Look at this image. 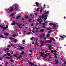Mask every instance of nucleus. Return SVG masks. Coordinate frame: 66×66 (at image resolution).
<instances>
[{
  "mask_svg": "<svg viewBox=\"0 0 66 66\" xmlns=\"http://www.w3.org/2000/svg\"><path fill=\"white\" fill-rule=\"evenodd\" d=\"M21 25H22V24H19V25H18V26L20 28H22V27L20 26H21Z\"/></svg>",
  "mask_w": 66,
  "mask_h": 66,
  "instance_id": "4468645a",
  "label": "nucleus"
},
{
  "mask_svg": "<svg viewBox=\"0 0 66 66\" xmlns=\"http://www.w3.org/2000/svg\"><path fill=\"white\" fill-rule=\"evenodd\" d=\"M4 35H8V34L7 33H6V32H4Z\"/></svg>",
  "mask_w": 66,
  "mask_h": 66,
  "instance_id": "aec40b11",
  "label": "nucleus"
},
{
  "mask_svg": "<svg viewBox=\"0 0 66 66\" xmlns=\"http://www.w3.org/2000/svg\"><path fill=\"white\" fill-rule=\"evenodd\" d=\"M32 32H33V33H35V31H32Z\"/></svg>",
  "mask_w": 66,
  "mask_h": 66,
  "instance_id": "774afa93",
  "label": "nucleus"
},
{
  "mask_svg": "<svg viewBox=\"0 0 66 66\" xmlns=\"http://www.w3.org/2000/svg\"><path fill=\"white\" fill-rule=\"evenodd\" d=\"M52 46H48V49H49V50H51V47Z\"/></svg>",
  "mask_w": 66,
  "mask_h": 66,
  "instance_id": "f3484780",
  "label": "nucleus"
},
{
  "mask_svg": "<svg viewBox=\"0 0 66 66\" xmlns=\"http://www.w3.org/2000/svg\"><path fill=\"white\" fill-rule=\"evenodd\" d=\"M51 40H53V39H54V38H53V37H52L51 38Z\"/></svg>",
  "mask_w": 66,
  "mask_h": 66,
  "instance_id": "ea45409f",
  "label": "nucleus"
},
{
  "mask_svg": "<svg viewBox=\"0 0 66 66\" xmlns=\"http://www.w3.org/2000/svg\"><path fill=\"white\" fill-rule=\"evenodd\" d=\"M10 57H12V56H10V57H6V59H10Z\"/></svg>",
  "mask_w": 66,
  "mask_h": 66,
  "instance_id": "5701e85b",
  "label": "nucleus"
},
{
  "mask_svg": "<svg viewBox=\"0 0 66 66\" xmlns=\"http://www.w3.org/2000/svg\"><path fill=\"white\" fill-rule=\"evenodd\" d=\"M44 54V52L41 53L40 56H42L43 57H44V56H43Z\"/></svg>",
  "mask_w": 66,
  "mask_h": 66,
  "instance_id": "423d86ee",
  "label": "nucleus"
},
{
  "mask_svg": "<svg viewBox=\"0 0 66 66\" xmlns=\"http://www.w3.org/2000/svg\"><path fill=\"white\" fill-rule=\"evenodd\" d=\"M11 47V45H9L7 46V47Z\"/></svg>",
  "mask_w": 66,
  "mask_h": 66,
  "instance_id": "13d9d810",
  "label": "nucleus"
},
{
  "mask_svg": "<svg viewBox=\"0 0 66 66\" xmlns=\"http://www.w3.org/2000/svg\"><path fill=\"white\" fill-rule=\"evenodd\" d=\"M45 34L44 33H43V34H40V38H43V37L45 36Z\"/></svg>",
  "mask_w": 66,
  "mask_h": 66,
  "instance_id": "7ed1b4c3",
  "label": "nucleus"
},
{
  "mask_svg": "<svg viewBox=\"0 0 66 66\" xmlns=\"http://www.w3.org/2000/svg\"><path fill=\"white\" fill-rule=\"evenodd\" d=\"M51 53H53V52H57V51H56V50H54L53 51L52 50H51Z\"/></svg>",
  "mask_w": 66,
  "mask_h": 66,
  "instance_id": "1a4fd4ad",
  "label": "nucleus"
},
{
  "mask_svg": "<svg viewBox=\"0 0 66 66\" xmlns=\"http://www.w3.org/2000/svg\"><path fill=\"white\" fill-rule=\"evenodd\" d=\"M52 30H50V31L48 32V33H51L52 32Z\"/></svg>",
  "mask_w": 66,
  "mask_h": 66,
  "instance_id": "bb28decb",
  "label": "nucleus"
},
{
  "mask_svg": "<svg viewBox=\"0 0 66 66\" xmlns=\"http://www.w3.org/2000/svg\"><path fill=\"white\" fill-rule=\"evenodd\" d=\"M27 34L28 35H30V34H31V33L30 32H28Z\"/></svg>",
  "mask_w": 66,
  "mask_h": 66,
  "instance_id": "49530a36",
  "label": "nucleus"
},
{
  "mask_svg": "<svg viewBox=\"0 0 66 66\" xmlns=\"http://www.w3.org/2000/svg\"><path fill=\"white\" fill-rule=\"evenodd\" d=\"M32 20V19H30L29 20V22H31V21Z\"/></svg>",
  "mask_w": 66,
  "mask_h": 66,
  "instance_id": "3c124183",
  "label": "nucleus"
},
{
  "mask_svg": "<svg viewBox=\"0 0 66 66\" xmlns=\"http://www.w3.org/2000/svg\"><path fill=\"white\" fill-rule=\"evenodd\" d=\"M21 54H24V52L23 51H22L21 53Z\"/></svg>",
  "mask_w": 66,
  "mask_h": 66,
  "instance_id": "a211bd4d",
  "label": "nucleus"
},
{
  "mask_svg": "<svg viewBox=\"0 0 66 66\" xmlns=\"http://www.w3.org/2000/svg\"><path fill=\"white\" fill-rule=\"evenodd\" d=\"M24 47H21V49H24Z\"/></svg>",
  "mask_w": 66,
  "mask_h": 66,
  "instance_id": "a18cd8bd",
  "label": "nucleus"
},
{
  "mask_svg": "<svg viewBox=\"0 0 66 66\" xmlns=\"http://www.w3.org/2000/svg\"><path fill=\"white\" fill-rule=\"evenodd\" d=\"M55 62H56L58 63H59V62L58 61V60H55Z\"/></svg>",
  "mask_w": 66,
  "mask_h": 66,
  "instance_id": "c85d7f7f",
  "label": "nucleus"
},
{
  "mask_svg": "<svg viewBox=\"0 0 66 66\" xmlns=\"http://www.w3.org/2000/svg\"><path fill=\"white\" fill-rule=\"evenodd\" d=\"M17 39H14V40H13V42L14 43H15V42H17Z\"/></svg>",
  "mask_w": 66,
  "mask_h": 66,
  "instance_id": "f8f14e48",
  "label": "nucleus"
},
{
  "mask_svg": "<svg viewBox=\"0 0 66 66\" xmlns=\"http://www.w3.org/2000/svg\"><path fill=\"white\" fill-rule=\"evenodd\" d=\"M38 29H37V30L36 31V32H37L38 31Z\"/></svg>",
  "mask_w": 66,
  "mask_h": 66,
  "instance_id": "69168bd1",
  "label": "nucleus"
},
{
  "mask_svg": "<svg viewBox=\"0 0 66 66\" xmlns=\"http://www.w3.org/2000/svg\"><path fill=\"white\" fill-rule=\"evenodd\" d=\"M14 6L15 10V11H17V6L16 5H15Z\"/></svg>",
  "mask_w": 66,
  "mask_h": 66,
  "instance_id": "0eeeda50",
  "label": "nucleus"
},
{
  "mask_svg": "<svg viewBox=\"0 0 66 66\" xmlns=\"http://www.w3.org/2000/svg\"><path fill=\"white\" fill-rule=\"evenodd\" d=\"M60 37L61 38H64V37L62 36H60Z\"/></svg>",
  "mask_w": 66,
  "mask_h": 66,
  "instance_id": "72a5a7b5",
  "label": "nucleus"
},
{
  "mask_svg": "<svg viewBox=\"0 0 66 66\" xmlns=\"http://www.w3.org/2000/svg\"><path fill=\"white\" fill-rule=\"evenodd\" d=\"M33 25H34V24L33 23H32L31 24V26H33Z\"/></svg>",
  "mask_w": 66,
  "mask_h": 66,
  "instance_id": "603ef678",
  "label": "nucleus"
},
{
  "mask_svg": "<svg viewBox=\"0 0 66 66\" xmlns=\"http://www.w3.org/2000/svg\"><path fill=\"white\" fill-rule=\"evenodd\" d=\"M46 54H47V55H50V53H47Z\"/></svg>",
  "mask_w": 66,
  "mask_h": 66,
  "instance_id": "37998d69",
  "label": "nucleus"
},
{
  "mask_svg": "<svg viewBox=\"0 0 66 66\" xmlns=\"http://www.w3.org/2000/svg\"><path fill=\"white\" fill-rule=\"evenodd\" d=\"M46 19H47V18H45L44 19V21H46Z\"/></svg>",
  "mask_w": 66,
  "mask_h": 66,
  "instance_id": "09e8293b",
  "label": "nucleus"
},
{
  "mask_svg": "<svg viewBox=\"0 0 66 66\" xmlns=\"http://www.w3.org/2000/svg\"><path fill=\"white\" fill-rule=\"evenodd\" d=\"M44 44L43 43L41 44V47H42V46H43Z\"/></svg>",
  "mask_w": 66,
  "mask_h": 66,
  "instance_id": "e433bc0d",
  "label": "nucleus"
},
{
  "mask_svg": "<svg viewBox=\"0 0 66 66\" xmlns=\"http://www.w3.org/2000/svg\"><path fill=\"white\" fill-rule=\"evenodd\" d=\"M52 28H47L46 29V30H51V29H52Z\"/></svg>",
  "mask_w": 66,
  "mask_h": 66,
  "instance_id": "6ab92c4d",
  "label": "nucleus"
},
{
  "mask_svg": "<svg viewBox=\"0 0 66 66\" xmlns=\"http://www.w3.org/2000/svg\"><path fill=\"white\" fill-rule=\"evenodd\" d=\"M43 26H45V23H43Z\"/></svg>",
  "mask_w": 66,
  "mask_h": 66,
  "instance_id": "bf43d9fd",
  "label": "nucleus"
},
{
  "mask_svg": "<svg viewBox=\"0 0 66 66\" xmlns=\"http://www.w3.org/2000/svg\"><path fill=\"white\" fill-rule=\"evenodd\" d=\"M19 18H20V16H16V19L18 20L19 19Z\"/></svg>",
  "mask_w": 66,
  "mask_h": 66,
  "instance_id": "9d476101",
  "label": "nucleus"
},
{
  "mask_svg": "<svg viewBox=\"0 0 66 66\" xmlns=\"http://www.w3.org/2000/svg\"><path fill=\"white\" fill-rule=\"evenodd\" d=\"M15 23H11L12 25H15Z\"/></svg>",
  "mask_w": 66,
  "mask_h": 66,
  "instance_id": "7c9ffc66",
  "label": "nucleus"
},
{
  "mask_svg": "<svg viewBox=\"0 0 66 66\" xmlns=\"http://www.w3.org/2000/svg\"><path fill=\"white\" fill-rule=\"evenodd\" d=\"M36 46H37L38 45V44H37V42H36Z\"/></svg>",
  "mask_w": 66,
  "mask_h": 66,
  "instance_id": "58836bf2",
  "label": "nucleus"
},
{
  "mask_svg": "<svg viewBox=\"0 0 66 66\" xmlns=\"http://www.w3.org/2000/svg\"><path fill=\"white\" fill-rule=\"evenodd\" d=\"M25 42V40H22V42H23V43H24V42Z\"/></svg>",
  "mask_w": 66,
  "mask_h": 66,
  "instance_id": "052dcab7",
  "label": "nucleus"
},
{
  "mask_svg": "<svg viewBox=\"0 0 66 66\" xmlns=\"http://www.w3.org/2000/svg\"><path fill=\"white\" fill-rule=\"evenodd\" d=\"M9 9H10V12H12L13 10V7H10L9 8Z\"/></svg>",
  "mask_w": 66,
  "mask_h": 66,
  "instance_id": "20e7f679",
  "label": "nucleus"
},
{
  "mask_svg": "<svg viewBox=\"0 0 66 66\" xmlns=\"http://www.w3.org/2000/svg\"><path fill=\"white\" fill-rule=\"evenodd\" d=\"M32 28L33 30H35V28H34V27H32Z\"/></svg>",
  "mask_w": 66,
  "mask_h": 66,
  "instance_id": "e2e57ef3",
  "label": "nucleus"
},
{
  "mask_svg": "<svg viewBox=\"0 0 66 66\" xmlns=\"http://www.w3.org/2000/svg\"><path fill=\"white\" fill-rule=\"evenodd\" d=\"M6 54L7 55H8V56H10V55H11V54H10V53H9V52H7Z\"/></svg>",
  "mask_w": 66,
  "mask_h": 66,
  "instance_id": "9b49d317",
  "label": "nucleus"
},
{
  "mask_svg": "<svg viewBox=\"0 0 66 66\" xmlns=\"http://www.w3.org/2000/svg\"><path fill=\"white\" fill-rule=\"evenodd\" d=\"M21 57H22V56H21V55H20V56L18 57L17 58L18 59H21Z\"/></svg>",
  "mask_w": 66,
  "mask_h": 66,
  "instance_id": "2eb2a0df",
  "label": "nucleus"
},
{
  "mask_svg": "<svg viewBox=\"0 0 66 66\" xmlns=\"http://www.w3.org/2000/svg\"><path fill=\"white\" fill-rule=\"evenodd\" d=\"M58 63H57V62H55V64H58Z\"/></svg>",
  "mask_w": 66,
  "mask_h": 66,
  "instance_id": "0e129e2a",
  "label": "nucleus"
},
{
  "mask_svg": "<svg viewBox=\"0 0 66 66\" xmlns=\"http://www.w3.org/2000/svg\"><path fill=\"white\" fill-rule=\"evenodd\" d=\"M25 18H27V19L29 18V17L27 16H25Z\"/></svg>",
  "mask_w": 66,
  "mask_h": 66,
  "instance_id": "f704fd0d",
  "label": "nucleus"
},
{
  "mask_svg": "<svg viewBox=\"0 0 66 66\" xmlns=\"http://www.w3.org/2000/svg\"><path fill=\"white\" fill-rule=\"evenodd\" d=\"M50 36V34H48L46 36Z\"/></svg>",
  "mask_w": 66,
  "mask_h": 66,
  "instance_id": "5fc2aeb1",
  "label": "nucleus"
},
{
  "mask_svg": "<svg viewBox=\"0 0 66 66\" xmlns=\"http://www.w3.org/2000/svg\"><path fill=\"white\" fill-rule=\"evenodd\" d=\"M47 54H45V55L44 56V57H46V56H47Z\"/></svg>",
  "mask_w": 66,
  "mask_h": 66,
  "instance_id": "a19ab883",
  "label": "nucleus"
},
{
  "mask_svg": "<svg viewBox=\"0 0 66 66\" xmlns=\"http://www.w3.org/2000/svg\"><path fill=\"white\" fill-rule=\"evenodd\" d=\"M49 11H48L47 12H46L45 13V14H49Z\"/></svg>",
  "mask_w": 66,
  "mask_h": 66,
  "instance_id": "b1692460",
  "label": "nucleus"
},
{
  "mask_svg": "<svg viewBox=\"0 0 66 66\" xmlns=\"http://www.w3.org/2000/svg\"><path fill=\"white\" fill-rule=\"evenodd\" d=\"M37 21H38L39 22V23L40 24H42V21H43V20L41 18L40 19H38L37 20Z\"/></svg>",
  "mask_w": 66,
  "mask_h": 66,
  "instance_id": "f03ea898",
  "label": "nucleus"
},
{
  "mask_svg": "<svg viewBox=\"0 0 66 66\" xmlns=\"http://www.w3.org/2000/svg\"><path fill=\"white\" fill-rule=\"evenodd\" d=\"M40 42H41V43H44V44H46V42H47L48 43H51L52 42V41L51 40H46L45 42H44L43 40H41L40 41Z\"/></svg>",
  "mask_w": 66,
  "mask_h": 66,
  "instance_id": "f257e3e1",
  "label": "nucleus"
},
{
  "mask_svg": "<svg viewBox=\"0 0 66 66\" xmlns=\"http://www.w3.org/2000/svg\"><path fill=\"white\" fill-rule=\"evenodd\" d=\"M47 15L46 14L44 16V17L45 18H46V17H47Z\"/></svg>",
  "mask_w": 66,
  "mask_h": 66,
  "instance_id": "c03bdc74",
  "label": "nucleus"
},
{
  "mask_svg": "<svg viewBox=\"0 0 66 66\" xmlns=\"http://www.w3.org/2000/svg\"><path fill=\"white\" fill-rule=\"evenodd\" d=\"M13 39L14 38L12 37L9 38V39H11V40H12V39Z\"/></svg>",
  "mask_w": 66,
  "mask_h": 66,
  "instance_id": "4be33fe9",
  "label": "nucleus"
},
{
  "mask_svg": "<svg viewBox=\"0 0 66 66\" xmlns=\"http://www.w3.org/2000/svg\"><path fill=\"white\" fill-rule=\"evenodd\" d=\"M44 22L45 23H48V22L46 21H44Z\"/></svg>",
  "mask_w": 66,
  "mask_h": 66,
  "instance_id": "864d4df0",
  "label": "nucleus"
},
{
  "mask_svg": "<svg viewBox=\"0 0 66 66\" xmlns=\"http://www.w3.org/2000/svg\"><path fill=\"white\" fill-rule=\"evenodd\" d=\"M5 27L6 29H7V28H8V27L7 26V25H6V27Z\"/></svg>",
  "mask_w": 66,
  "mask_h": 66,
  "instance_id": "2f4dec72",
  "label": "nucleus"
},
{
  "mask_svg": "<svg viewBox=\"0 0 66 66\" xmlns=\"http://www.w3.org/2000/svg\"><path fill=\"white\" fill-rule=\"evenodd\" d=\"M13 56H15V57H17V56H16L15 55H13Z\"/></svg>",
  "mask_w": 66,
  "mask_h": 66,
  "instance_id": "4c0bfd02",
  "label": "nucleus"
},
{
  "mask_svg": "<svg viewBox=\"0 0 66 66\" xmlns=\"http://www.w3.org/2000/svg\"><path fill=\"white\" fill-rule=\"evenodd\" d=\"M47 39V38L45 37H44V39L45 40V39Z\"/></svg>",
  "mask_w": 66,
  "mask_h": 66,
  "instance_id": "79ce46f5",
  "label": "nucleus"
},
{
  "mask_svg": "<svg viewBox=\"0 0 66 66\" xmlns=\"http://www.w3.org/2000/svg\"><path fill=\"white\" fill-rule=\"evenodd\" d=\"M33 39H34V37H31L30 38V40H33Z\"/></svg>",
  "mask_w": 66,
  "mask_h": 66,
  "instance_id": "473e14b6",
  "label": "nucleus"
},
{
  "mask_svg": "<svg viewBox=\"0 0 66 66\" xmlns=\"http://www.w3.org/2000/svg\"><path fill=\"white\" fill-rule=\"evenodd\" d=\"M39 9H40L39 8H38L37 9V10H36L37 12H38V11H39Z\"/></svg>",
  "mask_w": 66,
  "mask_h": 66,
  "instance_id": "cd10ccee",
  "label": "nucleus"
},
{
  "mask_svg": "<svg viewBox=\"0 0 66 66\" xmlns=\"http://www.w3.org/2000/svg\"><path fill=\"white\" fill-rule=\"evenodd\" d=\"M65 64H66V61H64V63H63V65H65Z\"/></svg>",
  "mask_w": 66,
  "mask_h": 66,
  "instance_id": "de8ad7c7",
  "label": "nucleus"
},
{
  "mask_svg": "<svg viewBox=\"0 0 66 66\" xmlns=\"http://www.w3.org/2000/svg\"><path fill=\"white\" fill-rule=\"evenodd\" d=\"M0 27H1V28H2L3 29L2 30H3V31H4L5 30V29H6V28L3 26H2L0 25Z\"/></svg>",
  "mask_w": 66,
  "mask_h": 66,
  "instance_id": "39448f33",
  "label": "nucleus"
},
{
  "mask_svg": "<svg viewBox=\"0 0 66 66\" xmlns=\"http://www.w3.org/2000/svg\"><path fill=\"white\" fill-rule=\"evenodd\" d=\"M35 4L36 5V6H37V7H38L39 6V3H38L37 2H36Z\"/></svg>",
  "mask_w": 66,
  "mask_h": 66,
  "instance_id": "6e6552de",
  "label": "nucleus"
},
{
  "mask_svg": "<svg viewBox=\"0 0 66 66\" xmlns=\"http://www.w3.org/2000/svg\"><path fill=\"white\" fill-rule=\"evenodd\" d=\"M0 37H1L2 38H3V37H3V36L2 35H0Z\"/></svg>",
  "mask_w": 66,
  "mask_h": 66,
  "instance_id": "c756f323",
  "label": "nucleus"
},
{
  "mask_svg": "<svg viewBox=\"0 0 66 66\" xmlns=\"http://www.w3.org/2000/svg\"><path fill=\"white\" fill-rule=\"evenodd\" d=\"M15 15V14L12 13L10 15V16H13V15Z\"/></svg>",
  "mask_w": 66,
  "mask_h": 66,
  "instance_id": "412c9836",
  "label": "nucleus"
},
{
  "mask_svg": "<svg viewBox=\"0 0 66 66\" xmlns=\"http://www.w3.org/2000/svg\"><path fill=\"white\" fill-rule=\"evenodd\" d=\"M40 30L41 32H44V29H41Z\"/></svg>",
  "mask_w": 66,
  "mask_h": 66,
  "instance_id": "dca6fc26",
  "label": "nucleus"
},
{
  "mask_svg": "<svg viewBox=\"0 0 66 66\" xmlns=\"http://www.w3.org/2000/svg\"><path fill=\"white\" fill-rule=\"evenodd\" d=\"M33 65H35V64L34 63H31V66H33Z\"/></svg>",
  "mask_w": 66,
  "mask_h": 66,
  "instance_id": "c9c22d12",
  "label": "nucleus"
},
{
  "mask_svg": "<svg viewBox=\"0 0 66 66\" xmlns=\"http://www.w3.org/2000/svg\"><path fill=\"white\" fill-rule=\"evenodd\" d=\"M43 8H41L40 10V13H42V11H43Z\"/></svg>",
  "mask_w": 66,
  "mask_h": 66,
  "instance_id": "393cba45",
  "label": "nucleus"
},
{
  "mask_svg": "<svg viewBox=\"0 0 66 66\" xmlns=\"http://www.w3.org/2000/svg\"><path fill=\"white\" fill-rule=\"evenodd\" d=\"M53 23H50L49 24V25L50 26H53Z\"/></svg>",
  "mask_w": 66,
  "mask_h": 66,
  "instance_id": "a878e982",
  "label": "nucleus"
},
{
  "mask_svg": "<svg viewBox=\"0 0 66 66\" xmlns=\"http://www.w3.org/2000/svg\"><path fill=\"white\" fill-rule=\"evenodd\" d=\"M36 42H37V41L38 40V38L36 39Z\"/></svg>",
  "mask_w": 66,
  "mask_h": 66,
  "instance_id": "4d7b16f0",
  "label": "nucleus"
},
{
  "mask_svg": "<svg viewBox=\"0 0 66 66\" xmlns=\"http://www.w3.org/2000/svg\"><path fill=\"white\" fill-rule=\"evenodd\" d=\"M53 27H56V24L55 23H53Z\"/></svg>",
  "mask_w": 66,
  "mask_h": 66,
  "instance_id": "ddd939ff",
  "label": "nucleus"
},
{
  "mask_svg": "<svg viewBox=\"0 0 66 66\" xmlns=\"http://www.w3.org/2000/svg\"><path fill=\"white\" fill-rule=\"evenodd\" d=\"M6 50H7V51L9 50V48H6Z\"/></svg>",
  "mask_w": 66,
  "mask_h": 66,
  "instance_id": "6e6d98bb",
  "label": "nucleus"
},
{
  "mask_svg": "<svg viewBox=\"0 0 66 66\" xmlns=\"http://www.w3.org/2000/svg\"><path fill=\"white\" fill-rule=\"evenodd\" d=\"M29 52H31V53L32 52V50H29Z\"/></svg>",
  "mask_w": 66,
  "mask_h": 66,
  "instance_id": "8fccbe9b",
  "label": "nucleus"
},
{
  "mask_svg": "<svg viewBox=\"0 0 66 66\" xmlns=\"http://www.w3.org/2000/svg\"><path fill=\"white\" fill-rule=\"evenodd\" d=\"M35 15H36V16H37V13H35Z\"/></svg>",
  "mask_w": 66,
  "mask_h": 66,
  "instance_id": "338daca9",
  "label": "nucleus"
},
{
  "mask_svg": "<svg viewBox=\"0 0 66 66\" xmlns=\"http://www.w3.org/2000/svg\"><path fill=\"white\" fill-rule=\"evenodd\" d=\"M45 16V14H43L42 15V16H43V17H44V16Z\"/></svg>",
  "mask_w": 66,
  "mask_h": 66,
  "instance_id": "680f3d73",
  "label": "nucleus"
}]
</instances>
